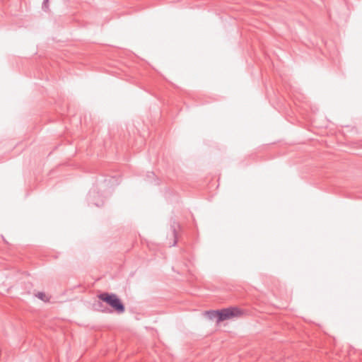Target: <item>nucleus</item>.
Returning <instances> with one entry per match:
<instances>
[{"instance_id":"nucleus-1","label":"nucleus","mask_w":362,"mask_h":362,"mask_svg":"<svg viewBox=\"0 0 362 362\" xmlns=\"http://www.w3.org/2000/svg\"><path fill=\"white\" fill-rule=\"evenodd\" d=\"M98 298L110 305L118 313L124 312V306L120 299L114 293H103L98 296Z\"/></svg>"},{"instance_id":"nucleus-2","label":"nucleus","mask_w":362,"mask_h":362,"mask_svg":"<svg viewBox=\"0 0 362 362\" xmlns=\"http://www.w3.org/2000/svg\"><path fill=\"white\" fill-rule=\"evenodd\" d=\"M212 314L217 315V321L222 322L233 317H240L242 315V311L235 307L224 308L220 310H213Z\"/></svg>"},{"instance_id":"nucleus-3","label":"nucleus","mask_w":362,"mask_h":362,"mask_svg":"<svg viewBox=\"0 0 362 362\" xmlns=\"http://www.w3.org/2000/svg\"><path fill=\"white\" fill-rule=\"evenodd\" d=\"M42 9L45 11H49V0H44L42 3Z\"/></svg>"},{"instance_id":"nucleus-4","label":"nucleus","mask_w":362,"mask_h":362,"mask_svg":"<svg viewBox=\"0 0 362 362\" xmlns=\"http://www.w3.org/2000/svg\"><path fill=\"white\" fill-rule=\"evenodd\" d=\"M36 296H37L39 299H40V300H44V301H46V300H47V299H46V296H45V294L44 293H42V292H39V293H37V294L36 295Z\"/></svg>"},{"instance_id":"nucleus-5","label":"nucleus","mask_w":362,"mask_h":362,"mask_svg":"<svg viewBox=\"0 0 362 362\" xmlns=\"http://www.w3.org/2000/svg\"><path fill=\"white\" fill-rule=\"evenodd\" d=\"M212 311H213V310H211V311H209V312L207 313V314L209 315V317H210L211 319H213V318H217V315H214V314H212V313H212Z\"/></svg>"},{"instance_id":"nucleus-6","label":"nucleus","mask_w":362,"mask_h":362,"mask_svg":"<svg viewBox=\"0 0 362 362\" xmlns=\"http://www.w3.org/2000/svg\"><path fill=\"white\" fill-rule=\"evenodd\" d=\"M95 305H98L100 308L102 306V303L99 301L97 304H95Z\"/></svg>"}]
</instances>
